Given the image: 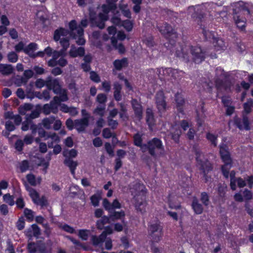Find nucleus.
<instances>
[{"mask_svg": "<svg viewBox=\"0 0 253 253\" xmlns=\"http://www.w3.org/2000/svg\"><path fill=\"white\" fill-rule=\"evenodd\" d=\"M69 34L68 30L63 28H60L55 31L54 34V40L55 41H60V43L62 46V49L60 51H54L52 53V58L48 61L50 66L56 65V60L60 56L66 55V51L69 46Z\"/></svg>", "mask_w": 253, "mask_h": 253, "instance_id": "1", "label": "nucleus"}, {"mask_svg": "<svg viewBox=\"0 0 253 253\" xmlns=\"http://www.w3.org/2000/svg\"><path fill=\"white\" fill-rule=\"evenodd\" d=\"M190 51L192 59L196 63H200L205 59V54L203 51L200 47L185 46L183 47L178 45L176 48L175 54L178 57L183 58L184 59L189 61V56L188 51Z\"/></svg>", "mask_w": 253, "mask_h": 253, "instance_id": "2", "label": "nucleus"}, {"mask_svg": "<svg viewBox=\"0 0 253 253\" xmlns=\"http://www.w3.org/2000/svg\"><path fill=\"white\" fill-rule=\"evenodd\" d=\"M233 18L237 26L242 30H244L246 24V18L243 16L249 15L250 11L247 5L242 1L233 4Z\"/></svg>", "mask_w": 253, "mask_h": 253, "instance_id": "3", "label": "nucleus"}, {"mask_svg": "<svg viewBox=\"0 0 253 253\" xmlns=\"http://www.w3.org/2000/svg\"><path fill=\"white\" fill-rule=\"evenodd\" d=\"M86 19L82 20L80 25H77L75 20H72L69 23V28L71 31L70 35L76 40V43L79 45L85 43V41L84 38V30L83 27H86L87 25Z\"/></svg>", "mask_w": 253, "mask_h": 253, "instance_id": "4", "label": "nucleus"}, {"mask_svg": "<svg viewBox=\"0 0 253 253\" xmlns=\"http://www.w3.org/2000/svg\"><path fill=\"white\" fill-rule=\"evenodd\" d=\"M132 189L131 192L134 194V199L135 201V208L137 211L141 212L145 211L146 202L145 198L146 188L143 184H137L135 188Z\"/></svg>", "mask_w": 253, "mask_h": 253, "instance_id": "5", "label": "nucleus"}, {"mask_svg": "<svg viewBox=\"0 0 253 253\" xmlns=\"http://www.w3.org/2000/svg\"><path fill=\"white\" fill-rule=\"evenodd\" d=\"M118 0H106V4L102 5V9L103 13H100L98 16V19L101 21L100 23H98L95 19H94L93 15L90 13V20L95 23L100 29H103L104 27V21L108 19V13L111 10L115 9L116 8V2Z\"/></svg>", "mask_w": 253, "mask_h": 253, "instance_id": "6", "label": "nucleus"}, {"mask_svg": "<svg viewBox=\"0 0 253 253\" xmlns=\"http://www.w3.org/2000/svg\"><path fill=\"white\" fill-rule=\"evenodd\" d=\"M220 154L224 163L221 167L222 172L224 176L228 178L229 171L232 167V160L228 151V148L226 144H222L220 145Z\"/></svg>", "mask_w": 253, "mask_h": 253, "instance_id": "7", "label": "nucleus"}, {"mask_svg": "<svg viewBox=\"0 0 253 253\" xmlns=\"http://www.w3.org/2000/svg\"><path fill=\"white\" fill-rule=\"evenodd\" d=\"M215 4L213 3H206L195 7L190 6L188 9V14L193 19H201L203 17L205 11H210L214 8Z\"/></svg>", "mask_w": 253, "mask_h": 253, "instance_id": "8", "label": "nucleus"}, {"mask_svg": "<svg viewBox=\"0 0 253 253\" xmlns=\"http://www.w3.org/2000/svg\"><path fill=\"white\" fill-rule=\"evenodd\" d=\"M158 29L162 34L166 38L169 39L170 44L173 45L175 40L177 37L175 30L166 23H164L162 26H159Z\"/></svg>", "mask_w": 253, "mask_h": 253, "instance_id": "9", "label": "nucleus"}, {"mask_svg": "<svg viewBox=\"0 0 253 253\" xmlns=\"http://www.w3.org/2000/svg\"><path fill=\"white\" fill-rule=\"evenodd\" d=\"M193 150L196 155V159L199 164L201 166V169L203 170L204 173L209 172L212 169L211 164L208 162H204L202 160L203 155L198 146L193 147Z\"/></svg>", "mask_w": 253, "mask_h": 253, "instance_id": "10", "label": "nucleus"}, {"mask_svg": "<svg viewBox=\"0 0 253 253\" xmlns=\"http://www.w3.org/2000/svg\"><path fill=\"white\" fill-rule=\"evenodd\" d=\"M149 234L154 242L159 241L162 236V227L158 222L151 224L149 226Z\"/></svg>", "mask_w": 253, "mask_h": 253, "instance_id": "11", "label": "nucleus"}, {"mask_svg": "<svg viewBox=\"0 0 253 253\" xmlns=\"http://www.w3.org/2000/svg\"><path fill=\"white\" fill-rule=\"evenodd\" d=\"M146 149L148 150L149 153L152 156H155L156 150L160 151V154H164V148L162 142L160 139L156 138H153L148 142Z\"/></svg>", "mask_w": 253, "mask_h": 253, "instance_id": "12", "label": "nucleus"}, {"mask_svg": "<svg viewBox=\"0 0 253 253\" xmlns=\"http://www.w3.org/2000/svg\"><path fill=\"white\" fill-rule=\"evenodd\" d=\"M155 102L157 109L160 114L165 113L167 110V103L164 92L160 90L156 94Z\"/></svg>", "mask_w": 253, "mask_h": 253, "instance_id": "13", "label": "nucleus"}, {"mask_svg": "<svg viewBox=\"0 0 253 253\" xmlns=\"http://www.w3.org/2000/svg\"><path fill=\"white\" fill-rule=\"evenodd\" d=\"M234 124L240 130H250V123L247 116H244L242 118L235 117L233 120Z\"/></svg>", "mask_w": 253, "mask_h": 253, "instance_id": "14", "label": "nucleus"}, {"mask_svg": "<svg viewBox=\"0 0 253 253\" xmlns=\"http://www.w3.org/2000/svg\"><path fill=\"white\" fill-rule=\"evenodd\" d=\"M46 86L49 90H52L55 94L61 92V88L57 79H53L51 77H47Z\"/></svg>", "mask_w": 253, "mask_h": 253, "instance_id": "15", "label": "nucleus"}, {"mask_svg": "<svg viewBox=\"0 0 253 253\" xmlns=\"http://www.w3.org/2000/svg\"><path fill=\"white\" fill-rule=\"evenodd\" d=\"M103 206L104 209L109 212L116 209H120L121 207V204L117 199L114 200L112 203H110L107 199H104L103 201Z\"/></svg>", "mask_w": 253, "mask_h": 253, "instance_id": "16", "label": "nucleus"}, {"mask_svg": "<svg viewBox=\"0 0 253 253\" xmlns=\"http://www.w3.org/2000/svg\"><path fill=\"white\" fill-rule=\"evenodd\" d=\"M89 125V121L86 118H82L75 120V128L79 132H83Z\"/></svg>", "mask_w": 253, "mask_h": 253, "instance_id": "17", "label": "nucleus"}, {"mask_svg": "<svg viewBox=\"0 0 253 253\" xmlns=\"http://www.w3.org/2000/svg\"><path fill=\"white\" fill-rule=\"evenodd\" d=\"M225 74L223 70L220 67L217 68L215 71V80L214 84L215 86L219 88L222 84L223 80L225 78Z\"/></svg>", "mask_w": 253, "mask_h": 253, "instance_id": "18", "label": "nucleus"}, {"mask_svg": "<svg viewBox=\"0 0 253 253\" xmlns=\"http://www.w3.org/2000/svg\"><path fill=\"white\" fill-rule=\"evenodd\" d=\"M172 71V68H159L157 69V73L161 80H170V73Z\"/></svg>", "mask_w": 253, "mask_h": 253, "instance_id": "19", "label": "nucleus"}, {"mask_svg": "<svg viewBox=\"0 0 253 253\" xmlns=\"http://www.w3.org/2000/svg\"><path fill=\"white\" fill-rule=\"evenodd\" d=\"M84 54V47H76L74 45H72L69 51V55L72 57H76L78 56H82Z\"/></svg>", "mask_w": 253, "mask_h": 253, "instance_id": "20", "label": "nucleus"}, {"mask_svg": "<svg viewBox=\"0 0 253 253\" xmlns=\"http://www.w3.org/2000/svg\"><path fill=\"white\" fill-rule=\"evenodd\" d=\"M131 104L136 116L138 119H140L142 115L141 105L136 99H132Z\"/></svg>", "mask_w": 253, "mask_h": 253, "instance_id": "21", "label": "nucleus"}, {"mask_svg": "<svg viewBox=\"0 0 253 253\" xmlns=\"http://www.w3.org/2000/svg\"><path fill=\"white\" fill-rule=\"evenodd\" d=\"M104 233H102L99 236L93 235L91 236V241L93 246L101 247L105 240Z\"/></svg>", "mask_w": 253, "mask_h": 253, "instance_id": "22", "label": "nucleus"}, {"mask_svg": "<svg viewBox=\"0 0 253 253\" xmlns=\"http://www.w3.org/2000/svg\"><path fill=\"white\" fill-rule=\"evenodd\" d=\"M14 71L13 67L10 64H0V73L4 76L11 74Z\"/></svg>", "mask_w": 253, "mask_h": 253, "instance_id": "23", "label": "nucleus"}, {"mask_svg": "<svg viewBox=\"0 0 253 253\" xmlns=\"http://www.w3.org/2000/svg\"><path fill=\"white\" fill-rule=\"evenodd\" d=\"M175 101L176 103V107L177 111L182 115H184L182 105L184 103V100L183 98L182 95L181 94L177 93L175 94Z\"/></svg>", "mask_w": 253, "mask_h": 253, "instance_id": "24", "label": "nucleus"}, {"mask_svg": "<svg viewBox=\"0 0 253 253\" xmlns=\"http://www.w3.org/2000/svg\"><path fill=\"white\" fill-rule=\"evenodd\" d=\"M215 49L217 51H221L226 48V45L224 41L221 39L216 38L214 40L212 41Z\"/></svg>", "mask_w": 253, "mask_h": 253, "instance_id": "25", "label": "nucleus"}, {"mask_svg": "<svg viewBox=\"0 0 253 253\" xmlns=\"http://www.w3.org/2000/svg\"><path fill=\"white\" fill-rule=\"evenodd\" d=\"M113 65L116 70H121L123 68L127 66V60L126 58L115 60L113 62Z\"/></svg>", "mask_w": 253, "mask_h": 253, "instance_id": "26", "label": "nucleus"}, {"mask_svg": "<svg viewBox=\"0 0 253 253\" xmlns=\"http://www.w3.org/2000/svg\"><path fill=\"white\" fill-rule=\"evenodd\" d=\"M146 121L151 129L152 126L155 124V121L153 110L151 108H148L146 110Z\"/></svg>", "mask_w": 253, "mask_h": 253, "instance_id": "27", "label": "nucleus"}, {"mask_svg": "<svg viewBox=\"0 0 253 253\" xmlns=\"http://www.w3.org/2000/svg\"><path fill=\"white\" fill-rule=\"evenodd\" d=\"M64 162V164L70 168L72 174L74 175L76 167L78 166V163L72 160L70 158L65 159Z\"/></svg>", "mask_w": 253, "mask_h": 253, "instance_id": "28", "label": "nucleus"}, {"mask_svg": "<svg viewBox=\"0 0 253 253\" xmlns=\"http://www.w3.org/2000/svg\"><path fill=\"white\" fill-rule=\"evenodd\" d=\"M55 121V117L50 116L43 119L42 121V124L43 126L46 129H50L52 128V125Z\"/></svg>", "mask_w": 253, "mask_h": 253, "instance_id": "29", "label": "nucleus"}, {"mask_svg": "<svg viewBox=\"0 0 253 253\" xmlns=\"http://www.w3.org/2000/svg\"><path fill=\"white\" fill-rule=\"evenodd\" d=\"M114 96L115 99L117 101L121 100L122 99V95L121 94L122 85L118 82H116L114 84Z\"/></svg>", "mask_w": 253, "mask_h": 253, "instance_id": "30", "label": "nucleus"}, {"mask_svg": "<svg viewBox=\"0 0 253 253\" xmlns=\"http://www.w3.org/2000/svg\"><path fill=\"white\" fill-rule=\"evenodd\" d=\"M26 178L28 182L32 186H36L40 184L42 181L41 177L36 178L33 174H28L26 176Z\"/></svg>", "mask_w": 253, "mask_h": 253, "instance_id": "31", "label": "nucleus"}, {"mask_svg": "<svg viewBox=\"0 0 253 253\" xmlns=\"http://www.w3.org/2000/svg\"><path fill=\"white\" fill-rule=\"evenodd\" d=\"M192 207L194 212L198 214H201L203 211V208L202 205L200 204L197 199H194L192 204Z\"/></svg>", "mask_w": 253, "mask_h": 253, "instance_id": "32", "label": "nucleus"}, {"mask_svg": "<svg viewBox=\"0 0 253 253\" xmlns=\"http://www.w3.org/2000/svg\"><path fill=\"white\" fill-rule=\"evenodd\" d=\"M38 49V45L35 43H31L24 49V52L31 56H34V52Z\"/></svg>", "mask_w": 253, "mask_h": 253, "instance_id": "33", "label": "nucleus"}, {"mask_svg": "<svg viewBox=\"0 0 253 253\" xmlns=\"http://www.w3.org/2000/svg\"><path fill=\"white\" fill-rule=\"evenodd\" d=\"M109 218L106 216H104L102 218L97 220L96 223V227L98 229L102 230L104 228V225L109 223Z\"/></svg>", "mask_w": 253, "mask_h": 253, "instance_id": "34", "label": "nucleus"}, {"mask_svg": "<svg viewBox=\"0 0 253 253\" xmlns=\"http://www.w3.org/2000/svg\"><path fill=\"white\" fill-rule=\"evenodd\" d=\"M142 135L139 133H136L134 135V143L135 145L141 147L142 150L143 151H145L146 150L147 145H142Z\"/></svg>", "mask_w": 253, "mask_h": 253, "instance_id": "35", "label": "nucleus"}, {"mask_svg": "<svg viewBox=\"0 0 253 253\" xmlns=\"http://www.w3.org/2000/svg\"><path fill=\"white\" fill-rule=\"evenodd\" d=\"M33 108V105L31 104H25L23 106H21L19 108V113L22 115H26L29 114L28 112H30Z\"/></svg>", "mask_w": 253, "mask_h": 253, "instance_id": "36", "label": "nucleus"}, {"mask_svg": "<svg viewBox=\"0 0 253 253\" xmlns=\"http://www.w3.org/2000/svg\"><path fill=\"white\" fill-rule=\"evenodd\" d=\"M168 203L171 209H178L180 208L179 202H176L175 198L171 195H169L168 197Z\"/></svg>", "mask_w": 253, "mask_h": 253, "instance_id": "37", "label": "nucleus"}, {"mask_svg": "<svg viewBox=\"0 0 253 253\" xmlns=\"http://www.w3.org/2000/svg\"><path fill=\"white\" fill-rule=\"evenodd\" d=\"M51 105V109L52 113L56 114L58 112V107L59 105V100L58 96H55L53 98V100L51 101L49 103Z\"/></svg>", "mask_w": 253, "mask_h": 253, "instance_id": "38", "label": "nucleus"}, {"mask_svg": "<svg viewBox=\"0 0 253 253\" xmlns=\"http://www.w3.org/2000/svg\"><path fill=\"white\" fill-rule=\"evenodd\" d=\"M184 73L182 71H179L176 69H172V71L170 73L171 80H179L183 76Z\"/></svg>", "mask_w": 253, "mask_h": 253, "instance_id": "39", "label": "nucleus"}, {"mask_svg": "<svg viewBox=\"0 0 253 253\" xmlns=\"http://www.w3.org/2000/svg\"><path fill=\"white\" fill-rule=\"evenodd\" d=\"M27 248L30 253H36L38 251L43 253L44 252V250L43 249H38L36 244L34 243H29L28 244Z\"/></svg>", "mask_w": 253, "mask_h": 253, "instance_id": "40", "label": "nucleus"}, {"mask_svg": "<svg viewBox=\"0 0 253 253\" xmlns=\"http://www.w3.org/2000/svg\"><path fill=\"white\" fill-rule=\"evenodd\" d=\"M29 195L35 203L37 204H42L39 194L36 190L31 189L29 191Z\"/></svg>", "mask_w": 253, "mask_h": 253, "instance_id": "41", "label": "nucleus"}, {"mask_svg": "<svg viewBox=\"0 0 253 253\" xmlns=\"http://www.w3.org/2000/svg\"><path fill=\"white\" fill-rule=\"evenodd\" d=\"M111 42L113 45L118 50L120 53H123L125 52V48L124 46L121 43H117V39L115 37L111 38Z\"/></svg>", "mask_w": 253, "mask_h": 253, "instance_id": "42", "label": "nucleus"}, {"mask_svg": "<svg viewBox=\"0 0 253 253\" xmlns=\"http://www.w3.org/2000/svg\"><path fill=\"white\" fill-rule=\"evenodd\" d=\"M5 117L6 118H10L14 120L15 124L16 125H19L22 121V118L19 115L14 116L12 113L7 112L5 114Z\"/></svg>", "mask_w": 253, "mask_h": 253, "instance_id": "43", "label": "nucleus"}, {"mask_svg": "<svg viewBox=\"0 0 253 253\" xmlns=\"http://www.w3.org/2000/svg\"><path fill=\"white\" fill-rule=\"evenodd\" d=\"M119 8L125 16L127 18L131 17V13L127 4L121 3L119 5Z\"/></svg>", "mask_w": 253, "mask_h": 253, "instance_id": "44", "label": "nucleus"}, {"mask_svg": "<svg viewBox=\"0 0 253 253\" xmlns=\"http://www.w3.org/2000/svg\"><path fill=\"white\" fill-rule=\"evenodd\" d=\"M203 32L205 38L207 40H210L212 42L216 38L214 33L210 31L209 30L203 29Z\"/></svg>", "mask_w": 253, "mask_h": 253, "instance_id": "45", "label": "nucleus"}, {"mask_svg": "<svg viewBox=\"0 0 253 253\" xmlns=\"http://www.w3.org/2000/svg\"><path fill=\"white\" fill-rule=\"evenodd\" d=\"M78 152L77 150L72 149L70 150L64 151L63 154L64 157H67V158H75L77 155Z\"/></svg>", "mask_w": 253, "mask_h": 253, "instance_id": "46", "label": "nucleus"}, {"mask_svg": "<svg viewBox=\"0 0 253 253\" xmlns=\"http://www.w3.org/2000/svg\"><path fill=\"white\" fill-rule=\"evenodd\" d=\"M181 133L180 129H176L174 127L172 128L171 131V137L175 142H178L179 136Z\"/></svg>", "mask_w": 253, "mask_h": 253, "instance_id": "47", "label": "nucleus"}, {"mask_svg": "<svg viewBox=\"0 0 253 253\" xmlns=\"http://www.w3.org/2000/svg\"><path fill=\"white\" fill-rule=\"evenodd\" d=\"M230 186H231V188L233 190H235L236 189L235 180L237 178L235 177V172L234 170H232V171H231L230 172Z\"/></svg>", "mask_w": 253, "mask_h": 253, "instance_id": "48", "label": "nucleus"}, {"mask_svg": "<svg viewBox=\"0 0 253 253\" xmlns=\"http://www.w3.org/2000/svg\"><path fill=\"white\" fill-rule=\"evenodd\" d=\"M90 231L88 230H80L79 231V236L83 240H86L88 239Z\"/></svg>", "mask_w": 253, "mask_h": 253, "instance_id": "49", "label": "nucleus"}, {"mask_svg": "<svg viewBox=\"0 0 253 253\" xmlns=\"http://www.w3.org/2000/svg\"><path fill=\"white\" fill-rule=\"evenodd\" d=\"M121 26H122L126 31L129 32L132 30L133 24L130 20H126L122 21Z\"/></svg>", "mask_w": 253, "mask_h": 253, "instance_id": "50", "label": "nucleus"}, {"mask_svg": "<svg viewBox=\"0 0 253 253\" xmlns=\"http://www.w3.org/2000/svg\"><path fill=\"white\" fill-rule=\"evenodd\" d=\"M18 58V55L13 51H11L7 54L8 60L11 63H15L17 62Z\"/></svg>", "mask_w": 253, "mask_h": 253, "instance_id": "51", "label": "nucleus"}, {"mask_svg": "<svg viewBox=\"0 0 253 253\" xmlns=\"http://www.w3.org/2000/svg\"><path fill=\"white\" fill-rule=\"evenodd\" d=\"M125 212L124 211H115L111 214L110 216L113 220L119 219L125 216Z\"/></svg>", "mask_w": 253, "mask_h": 253, "instance_id": "52", "label": "nucleus"}, {"mask_svg": "<svg viewBox=\"0 0 253 253\" xmlns=\"http://www.w3.org/2000/svg\"><path fill=\"white\" fill-rule=\"evenodd\" d=\"M31 230L33 235L38 238L41 234L40 228L36 224H33L31 227Z\"/></svg>", "mask_w": 253, "mask_h": 253, "instance_id": "53", "label": "nucleus"}, {"mask_svg": "<svg viewBox=\"0 0 253 253\" xmlns=\"http://www.w3.org/2000/svg\"><path fill=\"white\" fill-rule=\"evenodd\" d=\"M105 106H99L94 110L93 113L102 117L105 113Z\"/></svg>", "mask_w": 253, "mask_h": 253, "instance_id": "54", "label": "nucleus"}, {"mask_svg": "<svg viewBox=\"0 0 253 253\" xmlns=\"http://www.w3.org/2000/svg\"><path fill=\"white\" fill-rule=\"evenodd\" d=\"M3 201L9 204L10 206H13L14 204V201L13 197L9 194H6L3 196Z\"/></svg>", "mask_w": 253, "mask_h": 253, "instance_id": "55", "label": "nucleus"}, {"mask_svg": "<svg viewBox=\"0 0 253 253\" xmlns=\"http://www.w3.org/2000/svg\"><path fill=\"white\" fill-rule=\"evenodd\" d=\"M207 138L211 143L214 146L217 145V136L211 133L207 134Z\"/></svg>", "mask_w": 253, "mask_h": 253, "instance_id": "56", "label": "nucleus"}, {"mask_svg": "<svg viewBox=\"0 0 253 253\" xmlns=\"http://www.w3.org/2000/svg\"><path fill=\"white\" fill-rule=\"evenodd\" d=\"M201 201L203 203V204L207 206L209 204V197L207 193L206 192H203L201 195Z\"/></svg>", "mask_w": 253, "mask_h": 253, "instance_id": "57", "label": "nucleus"}, {"mask_svg": "<svg viewBox=\"0 0 253 253\" xmlns=\"http://www.w3.org/2000/svg\"><path fill=\"white\" fill-rule=\"evenodd\" d=\"M96 101L100 104H104L107 101L106 95L103 93H99L96 97Z\"/></svg>", "mask_w": 253, "mask_h": 253, "instance_id": "58", "label": "nucleus"}, {"mask_svg": "<svg viewBox=\"0 0 253 253\" xmlns=\"http://www.w3.org/2000/svg\"><path fill=\"white\" fill-rule=\"evenodd\" d=\"M24 213L26 217L29 220H33L34 216L33 211L28 209H25L24 211Z\"/></svg>", "mask_w": 253, "mask_h": 253, "instance_id": "59", "label": "nucleus"}, {"mask_svg": "<svg viewBox=\"0 0 253 253\" xmlns=\"http://www.w3.org/2000/svg\"><path fill=\"white\" fill-rule=\"evenodd\" d=\"M50 138L51 140L54 143H58L59 141V138L58 136L54 132H50L45 138V140Z\"/></svg>", "mask_w": 253, "mask_h": 253, "instance_id": "60", "label": "nucleus"}, {"mask_svg": "<svg viewBox=\"0 0 253 253\" xmlns=\"http://www.w3.org/2000/svg\"><path fill=\"white\" fill-rule=\"evenodd\" d=\"M58 94H60V96L59 97V103L61 101H66L68 100V98L67 96V94L65 90H63L61 89V93H58Z\"/></svg>", "mask_w": 253, "mask_h": 253, "instance_id": "61", "label": "nucleus"}, {"mask_svg": "<svg viewBox=\"0 0 253 253\" xmlns=\"http://www.w3.org/2000/svg\"><path fill=\"white\" fill-rule=\"evenodd\" d=\"M39 116V113L37 111H33L30 114L27 115L26 120L27 121H31L32 119L38 118Z\"/></svg>", "mask_w": 253, "mask_h": 253, "instance_id": "62", "label": "nucleus"}, {"mask_svg": "<svg viewBox=\"0 0 253 253\" xmlns=\"http://www.w3.org/2000/svg\"><path fill=\"white\" fill-rule=\"evenodd\" d=\"M246 181L245 178L243 179L241 177H238L235 180L236 184H237L238 186L240 188L244 187L247 185Z\"/></svg>", "mask_w": 253, "mask_h": 253, "instance_id": "63", "label": "nucleus"}, {"mask_svg": "<svg viewBox=\"0 0 253 253\" xmlns=\"http://www.w3.org/2000/svg\"><path fill=\"white\" fill-rule=\"evenodd\" d=\"M29 163L27 161H23L20 164V169L22 172H25L28 169Z\"/></svg>", "mask_w": 253, "mask_h": 253, "instance_id": "64", "label": "nucleus"}]
</instances>
